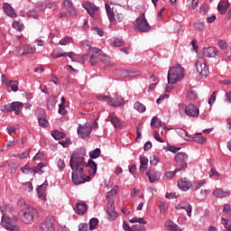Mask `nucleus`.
Instances as JSON below:
<instances>
[{"mask_svg": "<svg viewBox=\"0 0 231 231\" xmlns=\"http://www.w3.org/2000/svg\"><path fill=\"white\" fill-rule=\"evenodd\" d=\"M69 167L72 171L71 180L74 185H82V183H86V181H89L90 176H95L97 174V162L93 160H89L88 163L84 162V157L80 156L79 153H74L70 157ZM84 167L86 169L89 168L88 173L89 175H86L84 173Z\"/></svg>", "mask_w": 231, "mask_h": 231, "instance_id": "obj_1", "label": "nucleus"}, {"mask_svg": "<svg viewBox=\"0 0 231 231\" xmlns=\"http://www.w3.org/2000/svg\"><path fill=\"white\" fill-rule=\"evenodd\" d=\"M184 73L185 69H183L180 64L170 68L168 71V84H176V82L183 80V77H185Z\"/></svg>", "mask_w": 231, "mask_h": 231, "instance_id": "obj_2", "label": "nucleus"}, {"mask_svg": "<svg viewBox=\"0 0 231 231\" xmlns=\"http://www.w3.org/2000/svg\"><path fill=\"white\" fill-rule=\"evenodd\" d=\"M39 216V211L30 205L24 204V208L21 210L20 217L25 225H32L33 223V217Z\"/></svg>", "mask_w": 231, "mask_h": 231, "instance_id": "obj_3", "label": "nucleus"}, {"mask_svg": "<svg viewBox=\"0 0 231 231\" xmlns=\"http://www.w3.org/2000/svg\"><path fill=\"white\" fill-rule=\"evenodd\" d=\"M195 67L199 75H200L202 79H207V77H208V73H210V71L208 69V66L207 65V60H205V58H199L196 60Z\"/></svg>", "mask_w": 231, "mask_h": 231, "instance_id": "obj_4", "label": "nucleus"}, {"mask_svg": "<svg viewBox=\"0 0 231 231\" xmlns=\"http://www.w3.org/2000/svg\"><path fill=\"white\" fill-rule=\"evenodd\" d=\"M105 8L110 23H114V21L122 23V21H124V14L115 11V7L111 8L109 4H105Z\"/></svg>", "mask_w": 231, "mask_h": 231, "instance_id": "obj_5", "label": "nucleus"}, {"mask_svg": "<svg viewBox=\"0 0 231 231\" xmlns=\"http://www.w3.org/2000/svg\"><path fill=\"white\" fill-rule=\"evenodd\" d=\"M82 6L83 8H85V10H87L90 17H93V19H98V15L100 14V7L95 5V4L91 2H84L82 4Z\"/></svg>", "mask_w": 231, "mask_h": 231, "instance_id": "obj_6", "label": "nucleus"}, {"mask_svg": "<svg viewBox=\"0 0 231 231\" xmlns=\"http://www.w3.org/2000/svg\"><path fill=\"white\" fill-rule=\"evenodd\" d=\"M136 28L139 32H143V33H147V32H151V25L145 18V14H143L139 18H137Z\"/></svg>", "mask_w": 231, "mask_h": 231, "instance_id": "obj_7", "label": "nucleus"}, {"mask_svg": "<svg viewBox=\"0 0 231 231\" xmlns=\"http://www.w3.org/2000/svg\"><path fill=\"white\" fill-rule=\"evenodd\" d=\"M15 221H17V219L10 218L8 217H3L2 221H1V225H2V226H4V228H5V230L19 231L20 228H19V226H17L15 225Z\"/></svg>", "mask_w": 231, "mask_h": 231, "instance_id": "obj_8", "label": "nucleus"}, {"mask_svg": "<svg viewBox=\"0 0 231 231\" xmlns=\"http://www.w3.org/2000/svg\"><path fill=\"white\" fill-rule=\"evenodd\" d=\"M175 162L180 164V167L176 169L177 172L185 171L187 169V162H189V155L185 152H179L175 155Z\"/></svg>", "mask_w": 231, "mask_h": 231, "instance_id": "obj_9", "label": "nucleus"}, {"mask_svg": "<svg viewBox=\"0 0 231 231\" xmlns=\"http://www.w3.org/2000/svg\"><path fill=\"white\" fill-rule=\"evenodd\" d=\"M91 131H93V125L89 123H87L84 125H79L78 127V134L83 140H85V138H89Z\"/></svg>", "mask_w": 231, "mask_h": 231, "instance_id": "obj_10", "label": "nucleus"}, {"mask_svg": "<svg viewBox=\"0 0 231 231\" xmlns=\"http://www.w3.org/2000/svg\"><path fill=\"white\" fill-rule=\"evenodd\" d=\"M130 223H137L134 226V231H145V225L147 222L143 217H133Z\"/></svg>", "mask_w": 231, "mask_h": 231, "instance_id": "obj_11", "label": "nucleus"}, {"mask_svg": "<svg viewBox=\"0 0 231 231\" xmlns=\"http://www.w3.org/2000/svg\"><path fill=\"white\" fill-rule=\"evenodd\" d=\"M54 223L55 220L53 219V217H49L42 222V224L41 225V228L42 231H55Z\"/></svg>", "mask_w": 231, "mask_h": 231, "instance_id": "obj_12", "label": "nucleus"}, {"mask_svg": "<svg viewBox=\"0 0 231 231\" xmlns=\"http://www.w3.org/2000/svg\"><path fill=\"white\" fill-rule=\"evenodd\" d=\"M178 187L180 190L187 192V190H192V181H190L188 178H182L178 181Z\"/></svg>", "mask_w": 231, "mask_h": 231, "instance_id": "obj_13", "label": "nucleus"}, {"mask_svg": "<svg viewBox=\"0 0 231 231\" xmlns=\"http://www.w3.org/2000/svg\"><path fill=\"white\" fill-rule=\"evenodd\" d=\"M204 57H209L214 59H218L219 54L216 47H208L203 49Z\"/></svg>", "mask_w": 231, "mask_h": 231, "instance_id": "obj_14", "label": "nucleus"}, {"mask_svg": "<svg viewBox=\"0 0 231 231\" xmlns=\"http://www.w3.org/2000/svg\"><path fill=\"white\" fill-rule=\"evenodd\" d=\"M176 210H186L189 217L192 216V205L187 201H182L175 207Z\"/></svg>", "mask_w": 231, "mask_h": 231, "instance_id": "obj_15", "label": "nucleus"}, {"mask_svg": "<svg viewBox=\"0 0 231 231\" xmlns=\"http://www.w3.org/2000/svg\"><path fill=\"white\" fill-rule=\"evenodd\" d=\"M146 176H148L150 183H154V181H158L162 178V173L156 171V170H150L146 172Z\"/></svg>", "mask_w": 231, "mask_h": 231, "instance_id": "obj_16", "label": "nucleus"}, {"mask_svg": "<svg viewBox=\"0 0 231 231\" xmlns=\"http://www.w3.org/2000/svg\"><path fill=\"white\" fill-rule=\"evenodd\" d=\"M185 113L188 116H199V108L194 105H189L185 108Z\"/></svg>", "mask_w": 231, "mask_h": 231, "instance_id": "obj_17", "label": "nucleus"}, {"mask_svg": "<svg viewBox=\"0 0 231 231\" xmlns=\"http://www.w3.org/2000/svg\"><path fill=\"white\" fill-rule=\"evenodd\" d=\"M46 189H48V180H45L42 185L37 188V195L43 200H46Z\"/></svg>", "mask_w": 231, "mask_h": 231, "instance_id": "obj_18", "label": "nucleus"}, {"mask_svg": "<svg viewBox=\"0 0 231 231\" xmlns=\"http://www.w3.org/2000/svg\"><path fill=\"white\" fill-rule=\"evenodd\" d=\"M100 49H92V55L90 56V65L97 66L98 64V57H100Z\"/></svg>", "mask_w": 231, "mask_h": 231, "instance_id": "obj_19", "label": "nucleus"}, {"mask_svg": "<svg viewBox=\"0 0 231 231\" xmlns=\"http://www.w3.org/2000/svg\"><path fill=\"white\" fill-rule=\"evenodd\" d=\"M75 212L79 216H84V214H86V212H88V205L86 204V202L77 203Z\"/></svg>", "mask_w": 231, "mask_h": 231, "instance_id": "obj_20", "label": "nucleus"}, {"mask_svg": "<svg viewBox=\"0 0 231 231\" xmlns=\"http://www.w3.org/2000/svg\"><path fill=\"white\" fill-rule=\"evenodd\" d=\"M213 196L218 199L228 198V196H230V191L217 188L213 191Z\"/></svg>", "mask_w": 231, "mask_h": 231, "instance_id": "obj_21", "label": "nucleus"}, {"mask_svg": "<svg viewBox=\"0 0 231 231\" xmlns=\"http://www.w3.org/2000/svg\"><path fill=\"white\" fill-rule=\"evenodd\" d=\"M229 6H230V4L228 3V1L224 0V1H221L217 5V10L221 15H225V14H226V10H228Z\"/></svg>", "mask_w": 231, "mask_h": 231, "instance_id": "obj_22", "label": "nucleus"}, {"mask_svg": "<svg viewBox=\"0 0 231 231\" xmlns=\"http://www.w3.org/2000/svg\"><path fill=\"white\" fill-rule=\"evenodd\" d=\"M140 172H145L147 167L149 166V159L145 156H140Z\"/></svg>", "mask_w": 231, "mask_h": 231, "instance_id": "obj_23", "label": "nucleus"}, {"mask_svg": "<svg viewBox=\"0 0 231 231\" xmlns=\"http://www.w3.org/2000/svg\"><path fill=\"white\" fill-rule=\"evenodd\" d=\"M4 8V12L6 14V15H8L9 17H12L13 19L17 17V14H15V12L14 11V8L12 6H10V5L8 4H5V5L3 6Z\"/></svg>", "mask_w": 231, "mask_h": 231, "instance_id": "obj_24", "label": "nucleus"}, {"mask_svg": "<svg viewBox=\"0 0 231 231\" xmlns=\"http://www.w3.org/2000/svg\"><path fill=\"white\" fill-rule=\"evenodd\" d=\"M12 111H14L15 115H21V109H23L22 102H13L11 103Z\"/></svg>", "mask_w": 231, "mask_h": 231, "instance_id": "obj_25", "label": "nucleus"}, {"mask_svg": "<svg viewBox=\"0 0 231 231\" xmlns=\"http://www.w3.org/2000/svg\"><path fill=\"white\" fill-rule=\"evenodd\" d=\"M110 122L115 129H122L123 125L120 120L115 116H109Z\"/></svg>", "mask_w": 231, "mask_h": 231, "instance_id": "obj_26", "label": "nucleus"}, {"mask_svg": "<svg viewBox=\"0 0 231 231\" xmlns=\"http://www.w3.org/2000/svg\"><path fill=\"white\" fill-rule=\"evenodd\" d=\"M116 103H112L110 106L112 107H122V106H125V103H124V97L122 96L116 94Z\"/></svg>", "mask_w": 231, "mask_h": 231, "instance_id": "obj_27", "label": "nucleus"}, {"mask_svg": "<svg viewBox=\"0 0 231 231\" xmlns=\"http://www.w3.org/2000/svg\"><path fill=\"white\" fill-rule=\"evenodd\" d=\"M35 51H36V49L34 45H26L24 47L23 51L21 53V55H32L35 53Z\"/></svg>", "mask_w": 231, "mask_h": 231, "instance_id": "obj_28", "label": "nucleus"}, {"mask_svg": "<svg viewBox=\"0 0 231 231\" xmlns=\"http://www.w3.org/2000/svg\"><path fill=\"white\" fill-rule=\"evenodd\" d=\"M175 132L180 138H183L184 140L190 141V136H189V134H187V131L183 130L182 128H177L175 129Z\"/></svg>", "mask_w": 231, "mask_h": 231, "instance_id": "obj_29", "label": "nucleus"}, {"mask_svg": "<svg viewBox=\"0 0 231 231\" xmlns=\"http://www.w3.org/2000/svg\"><path fill=\"white\" fill-rule=\"evenodd\" d=\"M151 126L152 127H162L163 126V123L162 122V119L156 117V116H153L151 120Z\"/></svg>", "mask_w": 231, "mask_h": 231, "instance_id": "obj_30", "label": "nucleus"}, {"mask_svg": "<svg viewBox=\"0 0 231 231\" xmlns=\"http://www.w3.org/2000/svg\"><path fill=\"white\" fill-rule=\"evenodd\" d=\"M166 226L168 228H170V230H172V231H181V228H180V226L174 224V222H172V220H168L166 222Z\"/></svg>", "mask_w": 231, "mask_h": 231, "instance_id": "obj_31", "label": "nucleus"}, {"mask_svg": "<svg viewBox=\"0 0 231 231\" xmlns=\"http://www.w3.org/2000/svg\"><path fill=\"white\" fill-rule=\"evenodd\" d=\"M190 140L191 142H197V143H205L207 142V138L201 136V134H196Z\"/></svg>", "mask_w": 231, "mask_h": 231, "instance_id": "obj_32", "label": "nucleus"}, {"mask_svg": "<svg viewBox=\"0 0 231 231\" xmlns=\"http://www.w3.org/2000/svg\"><path fill=\"white\" fill-rule=\"evenodd\" d=\"M51 136H53V138L55 140H62L63 138H66V134H64L62 132H60V131H57V130H54L51 133Z\"/></svg>", "mask_w": 231, "mask_h": 231, "instance_id": "obj_33", "label": "nucleus"}, {"mask_svg": "<svg viewBox=\"0 0 231 231\" xmlns=\"http://www.w3.org/2000/svg\"><path fill=\"white\" fill-rule=\"evenodd\" d=\"M207 28V25H205V23L203 22H198L194 23V29L197 30V32H205Z\"/></svg>", "mask_w": 231, "mask_h": 231, "instance_id": "obj_34", "label": "nucleus"}, {"mask_svg": "<svg viewBox=\"0 0 231 231\" xmlns=\"http://www.w3.org/2000/svg\"><path fill=\"white\" fill-rule=\"evenodd\" d=\"M13 28L16 30V32H23V30H24V24L19 21H15L13 23Z\"/></svg>", "mask_w": 231, "mask_h": 231, "instance_id": "obj_35", "label": "nucleus"}, {"mask_svg": "<svg viewBox=\"0 0 231 231\" xmlns=\"http://www.w3.org/2000/svg\"><path fill=\"white\" fill-rule=\"evenodd\" d=\"M199 0H187V6L189 10H196L198 8Z\"/></svg>", "mask_w": 231, "mask_h": 231, "instance_id": "obj_36", "label": "nucleus"}, {"mask_svg": "<svg viewBox=\"0 0 231 231\" xmlns=\"http://www.w3.org/2000/svg\"><path fill=\"white\" fill-rule=\"evenodd\" d=\"M7 88H11L12 91H19V82L18 81H9V83H7Z\"/></svg>", "mask_w": 231, "mask_h": 231, "instance_id": "obj_37", "label": "nucleus"}, {"mask_svg": "<svg viewBox=\"0 0 231 231\" xmlns=\"http://www.w3.org/2000/svg\"><path fill=\"white\" fill-rule=\"evenodd\" d=\"M73 42V38L69 36H65L60 41V46H67V44H71Z\"/></svg>", "mask_w": 231, "mask_h": 231, "instance_id": "obj_38", "label": "nucleus"}, {"mask_svg": "<svg viewBox=\"0 0 231 231\" xmlns=\"http://www.w3.org/2000/svg\"><path fill=\"white\" fill-rule=\"evenodd\" d=\"M134 107L139 113H145V110H146L145 106H143V104H142L140 102H135L134 105Z\"/></svg>", "mask_w": 231, "mask_h": 231, "instance_id": "obj_39", "label": "nucleus"}, {"mask_svg": "<svg viewBox=\"0 0 231 231\" xmlns=\"http://www.w3.org/2000/svg\"><path fill=\"white\" fill-rule=\"evenodd\" d=\"M99 60L105 64V66H111V59L107 55L103 54L99 57Z\"/></svg>", "mask_w": 231, "mask_h": 231, "instance_id": "obj_40", "label": "nucleus"}, {"mask_svg": "<svg viewBox=\"0 0 231 231\" xmlns=\"http://www.w3.org/2000/svg\"><path fill=\"white\" fill-rule=\"evenodd\" d=\"M97 98H98V100H102L103 102H107V104H111V102H113V97L109 96L97 95Z\"/></svg>", "mask_w": 231, "mask_h": 231, "instance_id": "obj_41", "label": "nucleus"}, {"mask_svg": "<svg viewBox=\"0 0 231 231\" xmlns=\"http://www.w3.org/2000/svg\"><path fill=\"white\" fill-rule=\"evenodd\" d=\"M81 44H82L83 48L85 50H87V51L93 52V50H95V48L91 47V43H89V41H88V40L81 42Z\"/></svg>", "mask_w": 231, "mask_h": 231, "instance_id": "obj_42", "label": "nucleus"}, {"mask_svg": "<svg viewBox=\"0 0 231 231\" xmlns=\"http://www.w3.org/2000/svg\"><path fill=\"white\" fill-rule=\"evenodd\" d=\"M100 148H97L89 152V156L92 160H97L100 156Z\"/></svg>", "mask_w": 231, "mask_h": 231, "instance_id": "obj_43", "label": "nucleus"}, {"mask_svg": "<svg viewBox=\"0 0 231 231\" xmlns=\"http://www.w3.org/2000/svg\"><path fill=\"white\" fill-rule=\"evenodd\" d=\"M108 217L107 219L108 221H115L116 217H118V214L116 213V210L114 209V211H107Z\"/></svg>", "mask_w": 231, "mask_h": 231, "instance_id": "obj_44", "label": "nucleus"}, {"mask_svg": "<svg viewBox=\"0 0 231 231\" xmlns=\"http://www.w3.org/2000/svg\"><path fill=\"white\" fill-rule=\"evenodd\" d=\"M187 98H188V100H192V101L197 100L198 93H196V91H194V90H189L188 92Z\"/></svg>", "mask_w": 231, "mask_h": 231, "instance_id": "obj_45", "label": "nucleus"}, {"mask_svg": "<svg viewBox=\"0 0 231 231\" xmlns=\"http://www.w3.org/2000/svg\"><path fill=\"white\" fill-rule=\"evenodd\" d=\"M176 172H178V171H176V169H175L174 171H168V172H166V173L164 174V177H163L164 180H165L166 181L172 180V178H174V176H176Z\"/></svg>", "mask_w": 231, "mask_h": 231, "instance_id": "obj_46", "label": "nucleus"}, {"mask_svg": "<svg viewBox=\"0 0 231 231\" xmlns=\"http://www.w3.org/2000/svg\"><path fill=\"white\" fill-rule=\"evenodd\" d=\"M51 57L52 59H60V57H68V52H64V53H57V51H53L51 53Z\"/></svg>", "mask_w": 231, "mask_h": 231, "instance_id": "obj_47", "label": "nucleus"}, {"mask_svg": "<svg viewBox=\"0 0 231 231\" xmlns=\"http://www.w3.org/2000/svg\"><path fill=\"white\" fill-rule=\"evenodd\" d=\"M205 185H207V181L199 180V182L198 184L193 185L192 190L193 191L199 190V189H201V187H205Z\"/></svg>", "mask_w": 231, "mask_h": 231, "instance_id": "obj_48", "label": "nucleus"}, {"mask_svg": "<svg viewBox=\"0 0 231 231\" xmlns=\"http://www.w3.org/2000/svg\"><path fill=\"white\" fill-rule=\"evenodd\" d=\"M97 225H98V218H91L89 221V228L91 230H95V228L97 227Z\"/></svg>", "mask_w": 231, "mask_h": 231, "instance_id": "obj_49", "label": "nucleus"}, {"mask_svg": "<svg viewBox=\"0 0 231 231\" xmlns=\"http://www.w3.org/2000/svg\"><path fill=\"white\" fill-rule=\"evenodd\" d=\"M38 123L41 127H48L49 125L48 120H46L44 117H39Z\"/></svg>", "mask_w": 231, "mask_h": 231, "instance_id": "obj_50", "label": "nucleus"}, {"mask_svg": "<svg viewBox=\"0 0 231 231\" xmlns=\"http://www.w3.org/2000/svg\"><path fill=\"white\" fill-rule=\"evenodd\" d=\"M23 189L25 190V192H32V190H33V185L32 184V182H25L23 184Z\"/></svg>", "mask_w": 231, "mask_h": 231, "instance_id": "obj_51", "label": "nucleus"}, {"mask_svg": "<svg viewBox=\"0 0 231 231\" xmlns=\"http://www.w3.org/2000/svg\"><path fill=\"white\" fill-rule=\"evenodd\" d=\"M125 42L122 38H116L114 40V46H116L117 48H120L121 46H124Z\"/></svg>", "mask_w": 231, "mask_h": 231, "instance_id": "obj_52", "label": "nucleus"}, {"mask_svg": "<svg viewBox=\"0 0 231 231\" xmlns=\"http://www.w3.org/2000/svg\"><path fill=\"white\" fill-rule=\"evenodd\" d=\"M2 111L4 113H12V103L2 106Z\"/></svg>", "mask_w": 231, "mask_h": 231, "instance_id": "obj_53", "label": "nucleus"}, {"mask_svg": "<svg viewBox=\"0 0 231 231\" xmlns=\"http://www.w3.org/2000/svg\"><path fill=\"white\" fill-rule=\"evenodd\" d=\"M107 212L115 211V202L113 200H109L106 204Z\"/></svg>", "mask_w": 231, "mask_h": 231, "instance_id": "obj_54", "label": "nucleus"}, {"mask_svg": "<svg viewBox=\"0 0 231 231\" xmlns=\"http://www.w3.org/2000/svg\"><path fill=\"white\" fill-rule=\"evenodd\" d=\"M150 163L151 165H158V163H160V158L156 157V155H152L150 158Z\"/></svg>", "mask_w": 231, "mask_h": 231, "instance_id": "obj_55", "label": "nucleus"}, {"mask_svg": "<svg viewBox=\"0 0 231 231\" xmlns=\"http://www.w3.org/2000/svg\"><path fill=\"white\" fill-rule=\"evenodd\" d=\"M27 17H32V19H39V13L35 11H29L26 14Z\"/></svg>", "mask_w": 231, "mask_h": 231, "instance_id": "obj_56", "label": "nucleus"}, {"mask_svg": "<svg viewBox=\"0 0 231 231\" xmlns=\"http://www.w3.org/2000/svg\"><path fill=\"white\" fill-rule=\"evenodd\" d=\"M142 75V73L140 71H136V70H129V72H127L126 76L129 77H140Z\"/></svg>", "mask_w": 231, "mask_h": 231, "instance_id": "obj_57", "label": "nucleus"}, {"mask_svg": "<svg viewBox=\"0 0 231 231\" xmlns=\"http://www.w3.org/2000/svg\"><path fill=\"white\" fill-rule=\"evenodd\" d=\"M73 6V2L69 1V0H65L63 2V7L65 8V10H69V8H71Z\"/></svg>", "mask_w": 231, "mask_h": 231, "instance_id": "obj_58", "label": "nucleus"}, {"mask_svg": "<svg viewBox=\"0 0 231 231\" xmlns=\"http://www.w3.org/2000/svg\"><path fill=\"white\" fill-rule=\"evenodd\" d=\"M218 46H219V48H221V50H226V48H228V44L226 43V42L225 40H220L218 42Z\"/></svg>", "mask_w": 231, "mask_h": 231, "instance_id": "obj_59", "label": "nucleus"}, {"mask_svg": "<svg viewBox=\"0 0 231 231\" xmlns=\"http://www.w3.org/2000/svg\"><path fill=\"white\" fill-rule=\"evenodd\" d=\"M68 57L70 58V60H72V62H77V60L79 59V55H77L75 52L71 51L69 54H67Z\"/></svg>", "mask_w": 231, "mask_h": 231, "instance_id": "obj_60", "label": "nucleus"}, {"mask_svg": "<svg viewBox=\"0 0 231 231\" xmlns=\"http://www.w3.org/2000/svg\"><path fill=\"white\" fill-rule=\"evenodd\" d=\"M67 12L69 14L71 17L77 16V9H75V7L73 6L67 9Z\"/></svg>", "mask_w": 231, "mask_h": 231, "instance_id": "obj_61", "label": "nucleus"}, {"mask_svg": "<svg viewBox=\"0 0 231 231\" xmlns=\"http://www.w3.org/2000/svg\"><path fill=\"white\" fill-rule=\"evenodd\" d=\"M159 208H160L161 214H165V212H167L168 207L166 206L165 203H161V205L159 206Z\"/></svg>", "mask_w": 231, "mask_h": 231, "instance_id": "obj_62", "label": "nucleus"}, {"mask_svg": "<svg viewBox=\"0 0 231 231\" xmlns=\"http://www.w3.org/2000/svg\"><path fill=\"white\" fill-rule=\"evenodd\" d=\"M123 230H125V231H134V226L131 227L129 226V224H127L125 222L123 223Z\"/></svg>", "mask_w": 231, "mask_h": 231, "instance_id": "obj_63", "label": "nucleus"}, {"mask_svg": "<svg viewBox=\"0 0 231 231\" xmlns=\"http://www.w3.org/2000/svg\"><path fill=\"white\" fill-rule=\"evenodd\" d=\"M79 231H88V225L87 224H79Z\"/></svg>", "mask_w": 231, "mask_h": 231, "instance_id": "obj_64", "label": "nucleus"}]
</instances>
